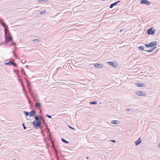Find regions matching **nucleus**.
<instances>
[{"instance_id": "423d86ee", "label": "nucleus", "mask_w": 160, "mask_h": 160, "mask_svg": "<svg viewBox=\"0 0 160 160\" xmlns=\"http://www.w3.org/2000/svg\"><path fill=\"white\" fill-rule=\"evenodd\" d=\"M107 63L114 68H116L118 66V64L116 62L114 61L107 62Z\"/></svg>"}, {"instance_id": "7c9ffc66", "label": "nucleus", "mask_w": 160, "mask_h": 160, "mask_svg": "<svg viewBox=\"0 0 160 160\" xmlns=\"http://www.w3.org/2000/svg\"><path fill=\"white\" fill-rule=\"evenodd\" d=\"M23 112L26 116H28L29 115V112H28L25 111Z\"/></svg>"}, {"instance_id": "8fccbe9b", "label": "nucleus", "mask_w": 160, "mask_h": 160, "mask_svg": "<svg viewBox=\"0 0 160 160\" xmlns=\"http://www.w3.org/2000/svg\"><path fill=\"white\" fill-rule=\"evenodd\" d=\"M158 147L159 148H160V143H159V144L158 145Z\"/></svg>"}, {"instance_id": "72a5a7b5", "label": "nucleus", "mask_w": 160, "mask_h": 160, "mask_svg": "<svg viewBox=\"0 0 160 160\" xmlns=\"http://www.w3.org/2000/svg\"><path fill=\"white\" fill-rule=\"evenodd\" d=\"M45 12H46V10H43V11H42V12H40V14H44Z\"/></svg>"}, {"instance_id": "4c0bfd02", "label": "nucleus", "mask_w": 160, "mask_h": 160, "mask_svg": "<svg viewBox=\"0 0 160 160\" xmlns=\"http://www.w3.org/2000/svg\"><path fill=\"white\" fill-rule=\"evenodd\" d=\"M46 116L49 118H52V116L50 115H48V114H46Z\"/></svg>"}, {"instance_id": "2eb2a0df", "label": "nucleus", "mask_w": 160, "mask_h": 160, "mask_svg": "<svg viewBox=\"0 0 160 160\" xmlns=\"http://www.w3.org/2000/svg\"><path fill=\"white\" fill-rule=\"evenodd\" d=\"M13 62L12 61H10L9 62H5V64L9 66H12L13 64Z\"/></svg>"}, {"instance_id": "dca6fc26", "label": "nucleus", "mask_w": 160, "mask_h": 160, "mask_svg": "<svg viewBox=\"0 0 160 160\" xmlns=\"http://www.w3.org/2000/svg\"><path fill=\"white\" fill-rule=\"evenodd\" d=\"M138 49L139 50H140L141 51H145V50H144V47L143 46H142L138 47Z\"/></svg>"}, {"instance_id": "20e7f679", "label": "nucleus", "mask_w": 160, "mask_h": 160, "mask_svg": "<svg viewBox=\"0 0 160 160\" xmlns=\"http://www.w3.org/2000/svg\"><path fill=\"white\" fill-rule=\"evenodd\" d=\"M28 92L32 97H33V96H34V95H35L36 97H37V96L36 93V92L34 89H32L30 88H29Z\"/></svg>"}, {"instance_id": "4d7b16f0", "label": "nucleus", "mask_w": 160, "mask_h": 160, "mask_svg": "<svg viewBox=\"0 0 160 160\" xmlns=\"http://www.w3.org/2000/svg\"><path fill=\"white\" fill-rule=\"evenodd\" d=\"M122 31V30L121 29V30H120V32H121Z\"/></svg>"}, {"instance_id": "de8ad7c7", "label": "nucleus", "mask_w": 160, "mask_h": 160, "mask_svg": "<svg viewBox=\"0 0 160 160\" xmlns=\"http://www.w3.org/2000/svg\"><path fill=\"white\" fill-rule=\"evenodd\" d=\"M24 93H25V95L27 96H27H28V94H26V92H24Z\"/></svg>"}, {"instance_id": "680f3d73", "label": "nucleus", "mask_w": 160, "mask_h": 160, "mask_svg": "<svg viewBox=\"0 0 160 160\" xmlns=\"http://www.w3.org/2000/svg\"><path fill=\"white\" fill-rule=\"evenodd\" d=\"M13 70H16L15 69H14Z\"/></svg>"}, {"instance_id": "f257e3e1", "label": "nucleus", "mask_w": 160, "mask_h": 160, "mask_svg": "<svg viewBox=\"0 0 160 160\" xmlns=\"http://www.w3.org/2000/svg\"><path fill=\"white\" fill-rule=\"evenodd\" d=\"M0 24H1L4 28V32L5 33V42L4 44H6L9 41H12L13 39L9 31H8L7 32L6 26H7L8 27V26L5 24L3 20L2 19H0Z\"/></svg>"}, {"instance_id": "9b49d317", "label": "nucleus", "mask_w": 160, "mask_h": 160, "mask_svg": "<svg viewBox=\"0 0 160 160\" xmlns=\"http://www.w3.org/2000/svg\"><path fill=\"white\" fill-rule=\"evenodd\" d=\"M135 84L137 86L139 87H142L145 86V84L144 83H141L140 82L135 83Z\"/></svg>"}, {"instance_id": "ea45409f", "label": "nucleus", "mask_w": 160, "mask_h": 160, "mask_svg": "<svg viewBox=\"0 0 160 160\" xmlns=\"http://www.w3.org/2000/svg\"><path fill=\"white\" fill-rule=\"evenodd\" d=\"M27 85L28 88H29V87L31 86V83L29 82H27Z\"/></svg>"}, {"instance_id": "6e6d98bb", "label": "nucleus", "mask_w": 160, "mask_h": 160, "mask_svg": "<svg viewBox=\"0 0 160 160\" xmlns=\"http://www.w3.org/2000/svg\"><path fill=\"white\" fill-rule=\"evenodd\" d=\"M21 70H24V69H23V68H22L21 69Z\"/></svg>"}, {"instance_id": "412c9836", "label": "nucleus", "mask_w": 160, "mask_h": 160, "mask_svg": "<svg viewBox=\"0 0 160 160\" xmlns=\"http://www.w3.org/2000/svg\"><path fill=\"white\" fill-rule=\"evenodd\" d=\"M21 85L22 86L23 91H24V92H26V94H27V91L25 89L23 84H22V85Z\"/></svg>"}, {"instance_id": "473e14b6", "label": "nucleus", "mask_w": 160, "mask_h": 160, "mask_svg": "<svg viewBox=\"0 0 160 160\" xmlns=\"http://www.w3.org/2000/svg\"><path fill=\"white\" fill-rule=\"evenodd\" d=\"M22 126L23 127V129L24 130H25L27 128L25 126V125L24 124V123H22Z\"/></svg>"}, {"instance_id": "052dcab7", "label": "nucleus", "mask_w": 160, "mask_h": 160, "mask_svg": "<svg viewBox=\"0 0 160 160\" xmlns=\"http://www.w3.org/2000/svg\"><path fill=\"white\" fill-rule=\"evenodd\" d=\"M45 122L44 121V124L45 125Z\"/></svg>"}, {"instance_id": "49530a36", "label": "nucleus", "mask_w": 160, "mask_h": 160, "mask_svg": "<svg viewBox=\"0 0 160 160\" xmlns=\"http://www.w3.org/2000/svg\"><path fill=\"white\" fill-rule=\"evenodd\" d=\"M12 53H13V55H14V56L15 57H16V54H15V53L13 52H12Z\"/></svg>"}, {"instance_id": "79ce46f5", "label": "nucleus", "mask_w": 160, "mask_h": 160, "mask_svg": "<svg viewBox=\"0 0 160 160\" xmlns=\"http://www.w3.org/2000/svg\"><path fill=\"white\" fill-rule=\"evenodd\" d=\"M152 48L154 50H155L157 48V47H155V46H154L153 47H152Z\"/></svg>"}, {"instance_id": "c9c22d12", "label": "nucleus", "mask_w": 160, "mask_h": 160, "mask_svg": "<svg viewBox=\"0 0 160 160\" xmlns=\"http://www.w3.org/2000/svg\"><path fill=\"white\" fill-rule=\"evenodd\" d=\"M16 43L15 42H13V41H12V43H11V45L14 46L16 45Z\"/></svg>"}, {"instance_id": "e2e57ef3", "label": "nucleus", "mask_w": 160, "mask_h": 160, "mask_svg": "<svg viewBox=\"0 0 160 160\" xmlns=\"http://www.w3.org/2000/svg\"><path fill=\"white\" fill-rule=\"evenodd\" d=\"M15 48H16V49H17V48L16 47Z\"/></svg>"}, {"instance_id": "393cba45", "label": "nucleus", "mask_w": 160, "mask_h": 160, "mask_svg": "<svg viewBox=\"0 0 160 160\" xmlns=\"http://www.w3.org/2000/svg\"><path fill=\"white\" fill-rule=\"evenodd\" d=\"M144 45L147 48H151L150 43H149V44H145Z\"/></svg>"}, {"instance_id": "c03bdc74", "label": "nucleus", "mask_w": 160, "mask_h": 160, "mask_svg": "<svg viewBox=\"0 0 160 160\" xmlns=\"http://www.w3.org/2000/svg\"><path fill=\"white\" fill-rule=\"evenodd\" d=\"M15 71V70H14V72H16V74H18V72L17 71Z\"/></svg>"}, {"instance_id": "ddd939ff", "label": "nucleus", "mask_w": 160, "mask_h": 160, "mask_svg": "<svg viewBox=\"0 0 160 160\" xmlns=\"http://www.w3.org/2000/svg\"><path fill=\"white\" fill-rule=\"evenodd\" d=\"M151 48L156 45L157 44V42L156 41L151 42L149 43Z\"/></svg>"}, {"instance_id": "37998d69", "label": "nucleus", "mask_w": 160, "mask_h": 160, "mask_svg": "<svg viewBox=\"0 0 160 160\" xmlns=\"http://www.w3.org/2000/svg\"><path fill=\"white\" fill-rule=\"evenodd\" d=\"M116 3V4H117L118 3L120 2L121 1H118L116 2H115Z\"/></svg>"}, {"instance_id": "aec40b11", "label": "nucleus", "mask_w": 160, "mask_h": 160, "mask_svg": "<svg viewBox=\"0 0 160 160\" xmlns=\"http://www.w3.org/2000/svg\"><path fill=\"white\" fill-rule=\"evenodd\" d=\"M117 5L116 4V2H115L114 3H113L111 4L109 6V8H112L114 6H115V5Z\"/></svg>"}, {"instance_id": "5fc2aeb1", "label": "nucleus", "mask_w": 160, "mask_h": 160, "mask_svg": "<svg viewBox=\"0 0 160 160\" xmlns=\"http://www.w3.org/2000/svg\"><path fill=\"white\" fill-rule=\"evenodd\" d=\"M59 153L60 155H61V152H59Z\"/></svg>"}, {"instance_id": "2f4dec72", "label": "nucleus", "mask_w": 160, "mask_h": 160, "mask_svg": "<svg viewBox=\"0 0 160 160\" xmlns=\"http://www.w3.org/2000/svg\"><path fill=\"white\" fill-rule=\"evenodd\" d=\"M39 2H45L48 0H37Z\"/></svg>"}, {"instance_id": "e433bc0d", "label": "nucleus", "mask_w": 160, "mask_h": 160, "mask_svg": "<svg viewBox=\"0 0 160 160\" xmlns=\"http://www.w3.org/2000/svg\"><path fill=\"white\" fill-rule=\"evenodd\" d=\"M17 65H18L16 63H14V62H13V64H12V66H14V67H17Z\"/></svg>"}, {"instance_id": "c85d7f7f", "label": "nucleus", "mask_w": 160, "mask_h": 160, "mask_svg": "<svg viewBox=\"0 0 160 160\" xmlns=\"http://www.w3.org/2000/svg\"><path fill=\"white\" fill-rule=\"evenodd\" d=\"M55 152H56V153H57V154H56V158L57 159H58V160H59V156L58 155V151L57 150H55Z\"/></svg>"}, {"instance_id": "5701e85b", "label": "nucleus", "mask_w": 160, "mask_h": 160, "mask_svg": "<svg viewBox=\"0 0 160 160\" xmlns=\"http://www.w3.org/2000/svg\"><path fill=\"white\" fill-rule=\"evenodd\" d=\"M89 103L91 105H92V104L96 105L97 104V102L96 101H94L93 102H89Z\"/></svg>"}, {"instance_id": "0eeeda50", "label": "nucleus", "mask_w": 160, "mask_h": 160, "mask_svg": "<svg viewBox=\"0 0 160 160\" xmlns=\"http://www.w3.org/2000/svg\"><path fill=\"white\" fill-rule=\"evenodd\" d=\"M34 106L38 109H40L42 108V104L41 102H36L35 103Z\"/></svg>"}, {"instance_id": "bb28decb", "label": "nucleus", "mask_w": 160, "mask_h": 160, "mask_svg": "<svg viewBox=\"0 0 160 160\" xmlns=\"http://www.w3.org/2000/svg\"><path fill=\"white\" fill-rule=\"evenodd\" d=\"M154 50L152 48L150 50H145V51H146L148 52H153Z\"/></svg>"}, {"instance_id": "c756f323", "label": "nucleus", "mask_w": 160, "mask_h": 160, "mask_svg": "<svg viewBox=\"0 0 160 160\" xmlns=\"http://www.w3.org/2000/svg\"><path fill=\"white\" fill-rule=\"evenodd\" d=\"M32 41L34 42H39L40 41V39H33L32 40Z\"/></svg>"}, {"instance_id": "58836bf2", "label": "nucleus", "mask_w": 160, "mask_h": 160, "mask_svg": "<svg viewBox=\"0 0 160 160\" xmlns=\"http://www.w3.org/2000/svg\"><path fill=\"white\" fill-rule=\"evenodd\" d=\"M68 127L71 129H72V130H75V129L74 128L72 127L71 126H70V125H68Z\"/></svg>"}, {"instance_id": "f03ea898", "label": "nucleus", "mask_w": 160, "mask_h": 160, "mask_svg": "<svg viewBox=\"0 0 160 160\" xmlns=\"http://www.w3.org/2000/svg\"><path fill=\"white\" fill-rule=\"evenodd\" d=\"M42 122L41 120L38 121H34L32 123V124L33 125L34 128L37 129L42 125Z\"/></svg>"}, {"instance_id": "4468645a", "label": "nucleus", "mask_w": 160, "mask_h": 160, "mask_svg": "<svg viewBox=\"0 0 160 160\" xmlns=\"http://www.w3.org/2000/svg\"><path fill=\"white\" fill-rule=\"evenodd\" d=\"M27 99L28 100V102L29 104L31 105L32 107H33L34 103L30 99L28 96H27Z\"/></svg>"}, {"instance_id": "a878e982", "label": "nucleus", "mask_w": 160, "mask_h": 160, "mask_svg": "<svg viewBox=\"0 0 160 160\" xmlns=\"http://www.w3.org/2000/svg\"><path fill=\"white\" fill-rule=\"evenodd\" d=\"M154 50L152 48L150 50H145V51H146L148 52H153Z\"/></svg>"}, {"instance_id": "4be33fe9", "label": "nucleus", "mask_w": 160, "mask_h": 160, "mask_svg": "<svg viewBox=\"0 0 160 160\" xmlns=\"http://www.w3.org/2000/svg\"><path fill=\"white\" fill-rule=\"evenodd\" d=\"M18 76V80L19 81V82L21 83V84L22 85V84H23V82L22 81V79L20 77H19V76Z\"/></svg>"}, {"instance_id": "bf43d9fd", "label": "nucleus", "mask_w": 160, "mask_h": 160, "mask_svg": "<svg viewBox=\"0 0 160 160\" xmlns=\"http://www.w3.org/2000/svg\"><path fill=\"white\" fill-rule=\"evenodd\" d=\"M3 44V43L0 44V45H1L2 44Z\"/></svg>"}, {"instance_id": "603ef678", "label": "nucleus", "mask_w": 160, "mask_h": 160, "mask_svg": "<svg viewBox=\"0 0 160 160\" xmlns=\"http://www.w3.org/2000/svg\"><path fill=\"white\" fill-rule=\"evenodd\" d=\"M60 68V67L58 68L56 70H58V69H59Z\"/></svg>"}, {"instance_id": "f8f14e48", "label": "nucleus", "mask_w": 160, "mask_h": 160, "mask_svg": "<svg viewBox=\"0 0 160 160\" xmlns=\"http://www.w3.org/2000/svg\"><path fill=\"white\" fill-rule=\"evenodd\" d=\"M142 142V141L141 139L140 138L138 139L135 142V145L136 146H138Z\"/></svg>"}, {"instance_id": "1a4fd4ad", "label": "nucleus", "mask_w": 160, "mask_h": 160, "mask_svg": "<svg viewBox=\"0 0 160 160\" xmlns=\"http://www.w3.org/2000/svg\"><path fill=\"white\" fill-rule=\"evenodd\" d=\"M94 67L95 68H103L104 67V65L102 64L96 63L94 64Z\"/></svg>"}, {"instance_id": "b1692460", "label": "nucleus", "mask_w": 160, "mask_h": 160, "mask_svg": "<svg viewBox=\"0 0 160 160\" xmlns=\"http://www.w3.org/2000/svg\"><path fill=\"white\" fill-rule=\"evenodd\" d=\"M61 140L63 142L65 143H69V142L68 141L66 140L65 139H64L63 138H61Z\"/></svg>"}, {"instance_id": "6e6552de", "label": "nucleus", "mask_w": 160, "mask_h": 160, "mask_svg": "<svg viewBox=\"0 0 160 160\" xmlns=\"http://www.w3.org/2000/svg\"><path fill=\"white\" fill-rule=\"evenodd\" d=\"M140 3L141 4H144L147 5H150L151 3L149 1L147 0H141Z\"/></svg>"}, {"instance_id": "a18cd8bd", "label": "nucleus", "mask_w": 160, "mask_h": 160, "mask_svg": "<svg viewBox=\"0 0 160 160\" xmlns=\"http://www.w3.org/2000/svg\"><path fill=\"white\" fill-rule=\"evenodd\" d=\"M129 111V109H128V108H127V109H126V111L127 112H128V111Z\"/></svg>"}, {"instance_id": "f704fd0d", "label": "nucleus", "mask_w": 160, "mask_h": 160, "mask_svg": "<svg viewBox=\"0 0 160 160\" xmlns=\"http://www.w3.org/2000/svg\"><path fill=\"white\" fill-rule=\"evenodd\" d=\"M39 128L40 129L41 131H42L43 128H44V127L42 125Z\"/></svg>"}, {"instance_id": "13d9d810", "label": "nucleus", "mask_w": 160, "mask_h": 160, "mask_svg": "<svg viewBox=\"0 0 160 160\" xmlns=\"http://www.w3.org/2000/svg\"><path fill=\"white\" fill-rule=\"evenodd\" d=\"M144 75H145V76H148V75H147V74Z\"/></svg>"}, {"instance_id": "6ab92c4d", "label": "nucleus", "mask_w": 160, "mask_h": 160, "mask_svg": "<svg viewBox=\"0 0 160 160\" xmlns=\"http://www.w3.org/2000/svg\"><path fill=\"white\" fill-rule=\"evenodd\" d=\"M118 121L117 120H112L111 121V123L114 124H117Z\"/></svg>"}, {"instance_id": "864d4df0", "label": "nucleus", "mask_w": 160, "mask_h": 160, "mask_svg": "<svg viewBox=\"0 0 160 160\" xmlns=\"http://www.w3.org/2000/svg\"><path fill=\"white\" fill-rule=\"evenodd\" d=\"M22 71V73H23H23H24V70Z\"/></svg>"}, {"instance_id": "a211bd4d", "label": "nucleus", "mask_w": 160, "mask_h": 160, "mask_svg": "<svg viewBox=\"0 0 160 160\" xmlns=\"http://www.w3.org/2000/svg\"><path fill=\"white\" fill-rule=\"evenodd\" d=\"M32 97L33 98L34 100L35 101V102H38L39 101V100L37 98V97H36L35 96H33Z\"/></svg>"}, {"instance_id": "3c124183", "label": "nucleus", "mask_w": 160, "mask_h": 160, "mask_svg": "<svg viewBox=\"0 0 160 160\" xmlns=\"http://www.w3.org/2000/svg\"><path fill=\"white\" fill-rule=\"evenodd\" d=\"M86 158L88 159H89V158L88 157H87V158Z\"/></svg>"}, {"instance_id": "9d476101", "label": "nucleus", "mask_w": 160, "mask_h": 160, "mask_svg": "<svg viewBox=\"0 0 160 160\" xmlns=\"http://www.w3.org/2000/svg\"><path fill=\"white\" fill-rule=\"evenodd\" d=\"M36 114V111L35 110H32L29 112V115L31 117L34 116Z\"/></svg>"}, {"instance_id": "a19ab883", "label": "nucleus", "mask_w": 160, "mask_h": 160, "mask_svg": "<svg viewBox=\"0 0 160 160\" xmlns=\"http://www.w3.org/2000/svg\"><path fill=\"white\" fill-rule=\"evenodd\" d=\"M111 141L114 143H115L116 142V141L115 140H111Z\"/></svg>"}, {"instance_id": "09e8293b", "label": "nucleus", "mask_w": 160, "mask_h": 160, "mask_svg": "<svg viewBox=\"0 0 160 160\" xmlns=\"http://www.w3.org/2000/svg\"><path fill=\"white\" fill-rule=\"evenodd\" d=\"M44 132V131L43 130H42V131H41V132L42 133H43Z\"/></svg>"}, {"instance_id": "f3484780", "label": "nucleus", "mask_w": 160, "mask_h": 160, "mask_svg": "<svg viewBox=\"0 0 160 160\" xmlns=\"http://www.w3.org/2000/svg\"><path fill=\"white\" fill-rule=\"evenodd\" d=\"M34 119L36 120L35 121H38L41 120L40 116H35L34 117Z\"/></svg>"}, {"instance_id": "cd10ccee", "label": "nucleus", "mask_w": 160, "mask_h": 160, "mask_svg": "<svg viewBox=\"0 0 160 160\" xmlns=\"http://www.w3.org/2000/svg\"><path fill=\"white\" fill-rule=\"evenodd\" d=\"M154 50L152 48L150 50H145V51H146L148 52H153Z\"/></svg>"}, {"instance_id": "7ed1b4c3", "label": "nucleus", "mask_w": 160, "mask_h": 160, "mask_svg": "<svg viewBox=\"0 0 160 160\" xmlns=\"http://www.w3.org/2000/svg\"><path fill=\"white\" fill-rule=\"evenodd\" d=\"M155 31L154 27H152L147 30V33L149 35H153L155 34Z\"/></svg>"}, {"instance_id": "39448f33", "label": "nucleus", "mask_w": 160, "mask_h": 160, "mask_svg": "<svg viewBox=\"0 0 160 160\" xmlns=\"http://www.w3.org/2000/svg\"><path fill=\"white\" fill-rule=\"evenodd\" d=\"M136 95L139 96H146L147 94L146 92L142 91H137L135 92Z\"/></svg>"}]
</instances>
